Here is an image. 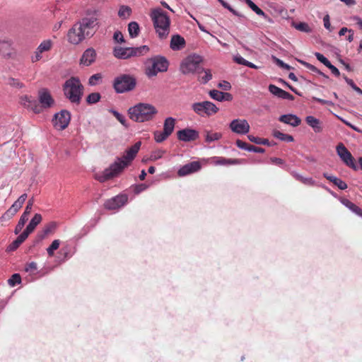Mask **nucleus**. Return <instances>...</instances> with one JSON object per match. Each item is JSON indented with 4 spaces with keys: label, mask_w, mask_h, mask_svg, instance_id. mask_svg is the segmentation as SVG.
Returning a JSON list of instances; mask_svg holds the SVG:
<instances>
[{
    "label": "nucleus",
    "mask_w": 362,
    "mask_h": 362,
    "mask_svg": "<svg viewBox=\"0 0 362 362\" xmlns=\"http://www.w3.org/2000/svg\"><path fill=\"white\" fill-rule=\"evenodd\" d=\"M98 24L95 14L82 18L76 23L67 33L68 41L73 45H78L87 37H92Z\"/></svg>",
    "instance_id": "1"
},
{
    "label": "nucleus",
    "mask_w": 362,
    "mask_h": 362,
    "mask_svg": "<svg viewBox=\"0 0 362 362\" xmlns=\"http://www.w3.org/2000/svg\"><path fill=\"white\" fill-rule=\"evenodd\" d=\"M141 145V142L137 141L128 148L122 158H118L113 164L103 171L101 175L98 177V180L100 182H104L117 176L125 168L132 163L138 153Z\"/></svg>",
    "instance_id": "2"
},
{
    "label": "nucleus",
    "mask_w": 362,
    "mask_h": 362,
    "mask_svg": "<svg viewBox=\"0 0 362 362\" xmlns=\"http://www.w3.org/2000/svg\"><path fill=\"white\" fill-rule=\"evenodd\" d=\"M158 113L153 105L139 103L128 110L129 118L136 122H144L152 120Z\"/></svg>",
    "instance_id": "3"
},
{
    "label": "nucleus",
    "mask_w": 362,
    "mask_h": 362,
    "mask_svg": "<svg viewBox=\"0 0 362 362\" xmlns=\"http://www.w3.org/2000/svg\"><path fill=\"white\" fill-rule=\"evenodd\" d=\"M151 18L158 37L160 39L166 38L170 33L169 16L160 8H156L151 11Z\"/></svg>",
    "instance_id": "4"
},
{
    "label": "nucleus",
    "mask_w": 362,
    "mask_h": 362,
    "mask_svg": "<svg viewBox=\"0 0 362 362\" xmlns=\"http://www.w3.org/2000/svg\"><path fill=\"white\" fill-rule=\"evenodd\" d=\"M65 96L72 103L79 104L83 93V86L77 77H71L63 85Z\"/></svg>",
    "instance_id": "5"
},
{
    "label": "nucleus",
    "mask_w": 362,
    "mask_h": 362,
    "mask_svg": "<svg viewBox=\"0 0 362 362\" xmlns=\"http://www.w3.org/2000/svg\"><path fill=\"white\" fill-rule=\"evenodd\" d=\"M149 52V47L143 45L137 47H115L113 49V55L115 57L120 59H127L132 57H140L147 54Z\"/></svg>",
    "instance_id": "6"
},
{
    "label": "nucleus",
    "mask_w": 362,
    "mask_h": 362,
    "mask_svg": "<svg viewBox=\"0 0 362 362\" xmlns=\"http://www.w3.org/2000/svg\"><path fill=\"white\" fill-rule=\"evenodd\" d=\"M202 59L199 55L192 54L185 57L180 64V71L184 74L199 72Z\"/></svg>",
    "instance_id": "7"
},
{
    "label": "nucleus",
    "mask_w": 362,
    "mask_h": 362,
    "mask_svg": "<svg viewBox=\"0 0 362 362\" xmlns=\"http://www.w3.org/2000/svg\"><path fill=\"white\" fill-rule=\"evenodd\" d=\"M136 84V78L129 74H122L115 78L113 83L117 93H124L132 90Z\"/></svg>",
    "instance_id": "8"
},
{
    "label": "nucleus",
    "mask_w": 362,
    "mask_h": 362,
    "mask_svg": "<svg viewBox=\"0 0 362 362\" xmlns=\"http://www.w3.org/2000/svg\"><path fill=\"white\" fill-rule=\"evenodd\" d=\"M192 108L195 113L200 116H211L216 114L219 110L210 101L195 103L192 105Z\"/></svg>",
    "instance_id": "9"
},
{
    "label": "nucleus",
    "mask_w": 362,
    "mask_h": 362,
    "mask_svg": "<svg viewBox=\"0 0 362 362\" xmlns=\"http://www.w3.org/2000/svg\"><path fill=\"white\" fill-rule=\"evenodd\" d=\"M151 67L148 69L147 74L150 76H156L158 72H164L168 70V61L164 57L157 56L151 59Z\"/></svg>",
    "instance_id": "10"
},
{
    "label": "nucleus",
    "mask_w": 362,
    "mask_h": 362,
    "mask_svg": "<svg viewBox=\"0 0 362 362\" xmlns=\"http://www.w3.org/2000/svg\"><path fill=\"white\" fill-rule=\"evenodd\" d=\"M337 153L347 166L354 170L357 169V165L354 157L342 143L337 146Z\"/></svg>",
    "instance_id": "11"
},
{
    "label": "nucleus",
    "mask_w": 362,
    "mask_h": 362,
    "mask_svg": "<svg viewBox=\"0 0 362 362\" xmlns=\"http://www.w3.org/2000/svg\"><path fill=\"white\" fill-rule=\"evenodd\" d=\"M71 120V115L67 110H63L54 115L52 120L54 127L58 130L66 129Z\"/></svg>",
    "instance_id": "12"
},
{
    "label": "nucleus",
    "mask_w": 362,
    "mask_h": 362,
    "mask_svg": "<svg viewBox=\"0 0 362 362\" xmlns=\"http://www.w3.org/2000/svg\"><path fill=\"white\" fill-rule=\"evenodd\" d=\"M53 46V42L51 40H46L42 41L37 47L34 54L31 56L32 62L35 63L41 60L45 52L51 50Z\"/></svg>",
    "instance_id": "13"
},
{
    "label": "nucleus",
    "mask_w": 362,
    "mask_h": 362,
    "mask_svg": "<svg viewBox=\"0 0 362 362\" xmlns=\"http://www.w3.org/2000/svg\"><path fill=\"white\" fill-rule=\"evenodd\" d=\"M128 200L125 194H119L111 199H107L104 203V207L108 210H115L123 206Z\"/></svg>",
    "instance_id": "14"
},
{
    "label": "nucleus",
    "mask_w": 362,
    "mask_h": 362,
    "mask_svg": "<svg viewBox=\"0 0 362 362\" xmlns=\"http://www.w3.org/2000/svg\"><path fill=\"white\" fill-rule=\"evenodd\" d=\"M232 132L238 134H245L250 131V124L246 119H235L230 123Z\"/></svg>",
    "instance_id": "15"
},
{
    "label": "nucleus",
    "mask_w": 362,
    "mask_h": 362,
    "mask_svg": "<svg viewBox=\"0 0 362 362\" xmlns=\"http://www.w3.org/2000/svg\"><path fill=\"white\" fill-rule=\"evenodd\" d=\"M38 98L40 102L39 105L42 107V111L43 109L51 107L54 103V100L47 89L43 88L40 90Z\"/></svg>",
    "instance_id": "16"
},
{
    "label": "nucleus",
    "mask_w": 362,
    "mask_h": 362,
    "mask_svg": "<svg viewBox=\"0 0 362 362\" xmlns=\"http://www.w3.org/2000/svg\"><path fill=\"white\" fill-rule=\"evenodd\" d=\"M177 135L179 140L185 142L193 141L199 138V132L189 128L178 131Z\"/></svg>",
    "instance_id": "17"
},
{
    "label": "nucleus",
    "mask_w": 362,
    "mask_h": 362,
    "mask_svg": "<svg viewBox=\"0 0 362 362\" xmlns=\"http://www.w3.org/2000/svg\"><path fill=\"white\" fill-rule=\"evenodd\" d=\"M20 103L24 107L31 110L35 113H40L42 112V107L35 100H32L30 97L25 95L20 97Z\"/></svg>",
    "instance_id": "18"
},
{
    "label": "nucleus",
    "mask_w": 362,
    "mask_h": 362,
    "mask_svg": "<svg viewBox=\"0 0 362 362\" xmlns=\"http://www.w3.org/2000/svg\"><path fill=\"white\" fill-rule=\"evenodd\" d=\"M201 167V164L199 161H192L181 167L177 171V175L180 177H184L199 171Z\"/></svg>",
    "instance_id": "19"
},
{
    "label": "nucleus",
    "mask_w": 362,
    "mask_h": 362,
    "mask_svg": "<svg viewBox=\"0 0 362 362\" xmlns=\"http://www.w3.org/2000/svg\"><path fill=\"white\" fill-rule=\"evenodd\" d=\"M186 42L183 37L180 35H174L170 40V48L174 51H179L185 47Z\"/></svg>",
    "instance_id": "20"
},
{
    "label": "nucleus",
    "mask_w": 362,
    "mask_h": 362,
    "mask_svg": "<svg viewBox=\"0 0 362 362\" xmlns=\"http://www.w3.org/2000/svg\"><path fill=\"white\" fill-rule=\"evenodd\" d=\"M96 57V52L93 48L87 49L83 54L81 58V64L85 66H90L95 62Z\"/></svg>",
    "instance_id": "21"
},
{
    "label": "nucleus",
    "mask_w": 362,
    "mask_h": 362,
    "mask_svg": "<svg viewBox=\"0 0 362 362\" xmlns=\"http://www.w3.org/2000/svg\"><path fill=\"white\" fill-rule=\"evenodd\" d=\"M279 120L293 127H298L301 123V119L296 115L292 114L283 115L279 117Z\"/></svg>",
    "instance_id": "22"
},
{
    "label": "nucleus",
    "mask_w": 362,
    "mask_h": 362,
    "mask_svg": "<svg viewBox=\"0 0 362 362\" xmlns=\"http://www.w3.org/2000/svg\"><path fill=\"white\" fill-rule=\"evenodd\" d=\"M42 216L40 214H35L23 231L28 236L34 231L36 226L42 221Z\"/></svg>",
    "instance_id": "23"
},
{
    "label": "nucleus",
    "mask_w": 362,
    "mask_h": 362,
    "mask_svg": "<svg viewBox=\"0 0 362 362\" xmlns=\"http://www.w3.org/2000/svg\"><path fill=\"white\" fill-rule=\"evenodd\" d=\"M305 122L310 127L313 129L315 132L318 133L322 132V127L320 119L315 118L313 116H307L305 117Z\"/></svg>",
    "instance_id": "24"
},
{
    "label": "nucleus",
    "mask_w": 362,
    "mask_h": 362,
    "mask_svg": "<svg viewBox=\"0 0 362 362\" xmlns=\"http://www.w3.org/2000/svg\"><path fill=\"white\" fill-rule=\"evenodd\" d=\"M341 203L357 216L362 217V209L347 199H341Z\"/></svg>",
    "instance_id": "25"
},
{
    "label": "nucleus",
    "mask_w": 362,
    "mask_h": 362,
    "mask_svg": "<svg viewBox=\"0 0 362 362\" xmlns=\"http://www.w3.org/2000/svg\"><path fill=\"white\" fill-rule=\"evenodd\" d=\"M215 163L217 165H239L242 163V160L238 158L216 157L215 158Z\"/></svg>",
    "instance_id": "26"
},
{
    "label": "nucleus",
    "mask_w": 362,
    "mask_h": 362,
    "mask_svg": "<svg viewBox=\"0 0 362 362\" xmlns=\"http://www.w3.org/2000/svg\"><path fill=\"white\" fill-rule=\"evenodd\" d=\"M175 125V119L169 117H167L163 124V130L165 134L171 135L173 132L174 128Z\"/></svg>",
    "instance_id": "27"
},
{
    "label": "nucleus",
    "mask_w": 362,
    "mask_h": 362,
    "mask_svg": "<svg viewBox=\"0 0 362 362\" xmlns=\"http://www.w3.org/2000/svg\"><path fill=\"white\" fill-rule=\"evenodd\" d=\"M57 227V224L56 222L52 221V222L48 223L43 227V228L41 231V234L40 235V238H44L47 235L54 233Z\"/></svg>",
    "instance_id": "28"
},
{
    "label": "nucleus",
    "mask_w": 362,
    "mask_h": 362,
    "mask_svg": "<svg viewBox=\"0 0 362 362\" xmlns=\"http://www.w3.org/2000/svg\"><path fill=\"white\" fill-rule=\"evenodd\" d=\"M323 176L329 182H333L336 186L338 187L339 189H346L347 188L346 183L341 180V179L337 178L335 176L329 175L327 173H324Z\"/></svg>",
    "instance_id": "29"
},
{
    "label": "nucleus",
    "mask_w": 362,
    "mask_h": 362,
    "mask_svg": "<svg viewBox=\"0 0 362 362\" xmlns=\"http://www.w3.org/2000/svg\"><path fill=\"white\" fill-rule=\"evenodd\" d=\"M28 236L23 232L17 238L9 245L8 247V250L13 251L16 250L28 238Z\"/></svg>",
    "instance_id": "30"
},
{
    "label": "nucleus",
    "mask_w": 362,
    "mask_h": 362,
    "mask_svg": "<svg viewBox=\"0 0 362 362\" xmlns=\"http://www.w3.org/2000/svg\"><path fill=\"white\" fill-rule=\"evenodd\" d=\"M197 74H198V80L202 83H206L212 78L211 71L209 69H204L203 67Z\"/></svg>",
    "instance_id": "31"
},
{
    "label": "nucleus",
    "mask_w": 362,
    "mask_h": 362,
    "mask_svg": "<svg viewBox=\"0 0 362 362\" xmlns=\"http://www.w3.org/2000/svg\"><path fill=\"white\" fill-rule=\"evenodd\" d=\"M205 133V141L206 143H211L215 141H218L221 139L222 134L220 132H213L211 131H204Z\"/></svg>",
    "instance_id": "32"
},
{
    "label": "nucleus",
    "mask_w": 362,
    "mask_h": 362,
    "mask_svg": "<svg viewBox=\"0 0 362 362\" xmlns=\"http://www.w3.org/2000/svg\"><path fill=\"white\" fill-rule=\"evenodd\" d=\"M10 43L6 41L0 42V54L4 57H10L11 54Z\"/></svg>",
    "instance_id": "33"
},
{
    "label": "nucleus",
    "mask_w": 362,
    "mask_h": 362,
    "mask_svg": "<svg viewBox=\"0 0 362 362\" xmlns=\"http://www.w3.org/2000/svg\"><path fill=\"white\" fill-rule=\"evenodd\" d=\"M128 31L131 37L133 38L137 37L139 33V24L135 21L129 23L128 25Z\"/></svg>",
    "instance_id": "34"
},
{
    "label": "nucleus",
    "mask_w": 362,
    "mask_h": 362,
    "mask_svg": "<svg viewBox=\"0 0 362 362\" xmlns=\"http://www.w3.org/2000/svg\"><path fill=\"white\" fill-rule=\"evenodd\" d=\"M273 136L276 139L287 142H291L293 141V137L291 135L284 134L278 130H274L273 132Z\"/></svg>",
    "instance_id": "35"
},
{
    "label": "nucleus",
    "mask_w": 362,
    "mask_h": 362,
    "mask_svg": "<svg viewBox=\"0 0 362 362\" xmlns=\"http://www.w3.org/2000/svg\"><path fill=\"white\" fill-rule=\"evenodd\" d=\"M27 194H23L19 197V198L12 204L11 206L16 212H18V210L22 207L23 203L27 199Z\"/></svg>",
    "instance_id": "36"
},
{
    "label": "nucleus",
    "mask_w": 362,
    "mask_h": 362,
    "mask_svg": "<svg viewBox=\"0 0 362 362\" xmlns=\"http://www.w3.org/2000/svg\"><path fill=\"white\" fill-rule=\"evenodd\" d=\"M27 194H23L19 197V198L12 204L11 206L16 212H18V210L22 207L23 203L27 199Z\"/></svg>",
    "instance_id": "37"
},
{
    "label": "nucleus",
    "mask_w": 362,
    "mask_h": 362,
    "mask_svg": "<svg viewBox=\"0 0 362 362\" xmlns=\"http://www.w3.org/2000/svg\"><path fill=\"white\" fill-rule=\"evenodd\" d=\"M293 26L298 30L304 32V33H310L312 31V29L309 26V25L307 23L304 22H300L298 23H293Z\"/></svg>",
    "instance_id": "38"
},
{
    "label": "nucleus",
    "mask_w": 362,
    "mask_h": 362,
    "mask_svg": "<svg viewBox=\"0 0 362 362\" xmlns=\"http://www.w3.org/2000/svg\"><path fill=\"white\" fill-rule=\"evenodd\" d=\"M247 138L251 142L255 143L257 144L272 146V144H270L269 140L267 139H262L259 137L255 136L253 135H248Z\"/></svg>",
    "instance_id": "39"
},
{
    "label": "nucleus",
    "mask_w": 362,
    "mask_h": 362,
    "mask_svg": "<svg viewBox=\"0 0 362 362\" xmlns=\"http://www.w3.org/2000/svg\"><path fill=\"white\" fill-rule=\"evenodd\" d=\"M28 220V216H26L25 214H22L18 223H17L16 228H15V233L18 234L19 233L23 228L24 227L25 223Z\"/></svg>",
    "instance_id": "40"
},
{
    "label": "nucleus",
    "mask_w": 362,
    "mask_h": 362,
    "mask_svg": "<svg viewBox=\"0 0 362 362\" xmlns=\"http://www.w3.org/2000/svg\"><path fill=\"white\" fill-rule=\"evenodd\" d=\"M132 13L130 7L127 6H122L118 11V16L122 18H128Z\"/></svg>",
    "instance_id": "41"
},
{
    "label": "nucleus",
    "mask_w": 362,
    "mask_h": 362,
    "mask_svg": "<svg viewBox=\"0 0 362 362\" xmlns=\"http://www.w3.org/2000/svg\"><path fill=\"white\" fill-rule=\"evenodd\" d=\"M245 3L258 16H265V13L261 8H259L253 1H252L251 0H245Z\"/></svg>",
    "instance_id": "42"
},
{
    "label": "nucleus",
    "mask_w": 362,
    "mask_h": 362,
    "mask_svg": "<svg viewBox=\"0 0 362 362\" xmlns=\"http://www.w3.org/2000/svg\"><path fill=\"white\" fill-rule=\"evenodd\" d=\"M209 95L211 96V98L216 100L218 101H223L225 99L224 93L217 90H210Z\"/></svg>",
    "instance_id": "43"
},
{
    "label": "nucleus",
    "mask_w": 362,
    "mask_h": 362,
    "mask_svg": "<svg viewBox=\"0 0 362 362\" xmlns=\"http://www.w3.org/2000/svg\"><path fill=\"white\" fill-rule=\"evenodd\" d=\"M60 245V240H54L52 244L49 246V247L47 249V252L49 256L52 257L54 254V251L57 250Z\"/></svg>",
    "instance_id": "44"
},
{
    "label": "nucleus",
    "mask_w": 362,
    "mask_h": 362,
    "mask_svg": "<svg viewBox=\"0 0 362 362\" xmlns=\"http://www.w3.org/2000/svg\"><path fill=\"white\" fill-rule=\"evenodd\" d=\"M153 135H154V139L158 143L163 142V141L167 139L170 136L168 134H165L164 131H163V132L156 131L153 133Z\"/></svg>",
    "instance_id": "45"
},
{
    "label": "nucleus",
    "mask_w": 362,
    "mask_h": 362,
    "mask_svg": "<svg viewBox=\"0 0 362 362\" xmlns=\"http://www.w3.org/2000/svg\"><path fill=\"white\" fill-rule=\"evenodd\" d=\"M269 90L273 95H276V96H277V97L281 98L284 90L277 87L275 85L270 84L269 86Z\"/></svg>",
    "instance_id": "46"
},
{
    "label": "nucleus",
    "mask_w": 362,
    "mask_h": 362,
    "mask_svg": "<svg viewBox=\"0 0 362 362\" xmlns=\"http://www.w3.org/2000/svg\"><path fill=\"white\" fill-rule=\"evenodd\" d=\"M100 99V95L98 93H92L89 94L86 98V102L88 104H93L99 101Z\"/></svg>",
    "instance_id": "47"
},
{
    "label": "nucleus",
    "mask_w": 362,
    "mask_h": 362,
    "mask_svg": "<svg viewBox=\"0 0 362 362\" xmlns=\"http://www.w3.org/2000/svg\"><path fill=\"white\" fill-rule=\"evenodd\" d=\"M8 84L11 87L21 89L24 87V84L18 79L14 78H9Z\"/></svg>",
    "instance_id": "48"
},
{
    "label": "nucleus",
    "mask_w": 362,
    "mask_h": 362,
    "mask_svg": "<svg viewBox=\"0 0 362 362\" xmlns=\"http://www.w3.org/2000/svg\"><path fill=\"white\" fill-rule=\"evenodd\" d=\"M21 282V277L19 274H14L8 280V283L11 286H15L16 284H19Z\"/></svg>",
    "instance_id": "49"
},
{
    "label": "nucleus",
    "mask_w": 362,
    "mask_h": 362,
    "mask_svg": "<svg viewBox=\"0 0 362 362\" xmlns=\"http://www.w3.org/2000/svg\"><path fill=\"white\" fill-rule=\"evenodd\" d=\"M315 57L321 63H322L327 67L330 65V62L322 54L319 52L315 53Z\"/></svg>",
    "instance_id": "50"
},
{
    "label": "nucleus",
    "mask_w": 362,
    "mask_h": 362,
    "mask_svg": "<svg viewBox=\"0 0 362 362\" xmlns=\"http://www.w3.org/2000/svg\"><path fill=\"white\" fill-rule=\"evenodd\" d=\"M113 40L117 43H124L125 42L122 33L119 30L115 32L113 35Z\"/></svg>",
    "instance_id": "51"
},
{
    "label": "nucleus",
    "mask_w": 362,
    "mask_h": 362,
    "mask_svg": "<svg viewBox=\"0 0 362 362\" xmlns=\"http://www.w3.org/2000/svg\"><path fill=\"white\" fill-rule=\"evenodd\" d=\"M111 112L122 124H123L124 126H127L124 116H123L122 115H121L120 113L115 110H111Z\"/></svg>",
    "instance_id": "52"
},
{
    "label": "nucleus",
    "mask_w": 362,
    "mask_h": 362,
    "mask_svg": "<svg viewBox=\"0 0 362 362\" xmlns=\"http://www.w3.org/2000/svg\"><path fill=\"white\" fill-rule=\"evenodd\" d=\"M102 78L100 74H95L91 76L89 78L88 83L90 86H95L97 83V81L100 80Z\"/></svg>",
    "instance_id": "53"
},
{
    "label": "nucleus",
    "mask_w": 362,
    "mask_h": 362,
    "mask_svg": "<svg viewBox=\"0 0 362 362\" xmlns=\"http://www.w3.org/2000/svg\"><path fill=\"white\" fill-rule=\"evenodd\" d=\"M37 269V263L32 262L26 264L25 270L27 272L34 273Z\"/></svg>",
    "instance_id": "54"
},
{
    "label": "nucleus",
    "mask_w": 362,
    "mask_h": 362,
    "mask_svg": "<svg viewBox=\"0 0 362 362\" xmlns=\"http://www.w3.org/2000/svg\"><path fill=\"white\" fill-rule=\"evenodd\" d=\"M235 144L238 148H240L241 149L247 150V148H249L250 146V144H249L240 139H237L235 141Z\"/></svg>",
    "instance_id": "55"
},
{
    "label": "nucleus",
    "mask_w": 362,
    "mask_h": 362,
    "mask_svg": "<svg viewBox=\"0 0 362 362\" xmlns=\"http://www.w3.org/2000/svg\"><path fill=\"white\" fill-rule=\"evenodd\" d=\"M148 186L146 184H139L134 187V192L135 194H139L140 192L146 189Z\"/></svg>",
    "instance_id": "56"
},
{
    "label": "nucleus",
    "mask_w": 362,
    "mask_h": 362,
    "mask_svg": "<svg viewBox=\"0 0 362 362\" xmlns=\"http://www.w3.org/2000/svg\"><path fill=\"white\" fill-rule=\"evenodd\" d=\"M33 203H34L33 198L28 200L27 206H26L25 209L23 214H25L26 216H29V214H30V211L32 210Z\"/></svg>",
    "instance_id": "57"
},
{
    "label": "nucleus",
    "mask_w": 362,
    "mask_h": 362,
    "mask_svg": "<svg viewBox=\"0 0 362 362\" xmlns=\"http://www.w3.org/2000/svg\"><path fill=\"white\" fill-rule=\"evenodd\" d=\"M303 64L310 71L318 73L319 74L325 76V75L323 73H322L320 70H318L315 66L307 62H303Z\"/></svg>",
    "instance_id": "58"
},
{
    "label": "nucleus",
    "mask_w": 362,
    "mask_h": 362,
    "mask_svg": "<svg viewBox=\"0 0 362 362\" xmlns=\"http://www.w3.org/2000/svg\"><path fill=\"white\" fill-rule=\"evenodd\" d=\"M218 87L224 90H229L231 88V85L226 81H223L218 84Z\"/></svg>",
    "instance_id": "59"
},
{
    "label": "nucleus",
    "mask_w": 362,
    "mask_h": 362,
    "mask_svg": "<svg viewBox=\"0 0 362 362\" xmlns=\"http://www.w3.org/2000/svg\"><path fill=\"white\" fill-rule=\"evenodd\" d=\"M17 212L14 211L11 207H10L3 215V218H12Z\"/></svg>",
    "instance_id": "60"
},
{
    "label": "nucleus",
    "mask_w": 362,
    "mask_h": 362,
    "mask_svg": "<svg viewBox=\"0 0 362 362\" xmlns=\"http://www.w3.org/2000/svg\"><path fill=\"white\" fill-rule=\"evenodd\" d=\"M303 184L308 186H313L315 185V181L313 180L312 177H303L301 182Z\"/></svg>",
    "instance_id": "61"
},
{
    "label": "nucleus",
    "mask_w": 362,
    "mask_h": 362,
    "mask_svg": "<svg viewBox=\"0 0 362 362\" xmlns=\"http://www.w3.org/2000/svg\"><path fill=\"white\" fill-rule=\"evenodd\" d=\"M313 100L314 101H316L322 105H333L334 103L329 100H323V99H321V98H316V97H313Z\"/></svg>",
    "instance_id": "62"
},
{
    "label": "nucleus",
    "mask_w": 362,
    "mask_h": 362,
    "mask_svg": "<svg viewBox=\"0 0 362 362\" xmlns=\"http://www.w3.org/2000/svg\"><path fill=\"white\" fill-rule=\"evenodd\" d=\"M247 151H254L256 153H264V151H265V150L264 148L257 147V146H255L253 145H250V148H247Z\"/></svg>",
    "instance_id": "63"
},
{
    "label": "nucleus",
    "mask_w": 362,
    "mask_h": 362,
    "mask_svg": "<svg viewBox=\"0 0 362 362\" xmlns=\"http://www.w3.org/2000/svg\"><path fill=\"white\" fill-rule=\"evenodd\" d=\"M270 160L273 164L275 165H282L284 164V160L279 158L273 157L270 158Z\"/></svg>",
    "instance_id": "64"
}]
</instances>
